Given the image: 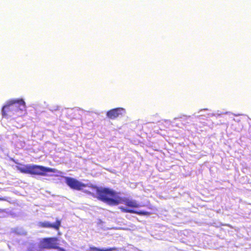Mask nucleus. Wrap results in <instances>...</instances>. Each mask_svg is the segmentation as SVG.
I'll return each instance as SVG.
<instances>
[{"instance_id": "nucleus-1", "label": "nucleus", "mask_w": 251, "mask_h": 251, "mask_svg": "<svg viewBox=\"0 0 251 251\" xmlns=\"http://www.w3.org/2000/svg\"><path fill=\"white\" fill-rule=\"evenodd\" d=\"M90 187L96 189L98 199L109 205H117L121 202V199L117 197V193L114 190L108 188H99L91 185Z\"/></svg>"}, {"instance_id": "nucleus-2", "label": "nucleus", "mask_w": 251, "mask_h": 251, "mask_svg": "<svg viewBox=\"0 0 251 251\" xmlns=\"http://www.w3.org/2000/svg\"><path fill=\"white\" fill-rule=\"evenodd\" d=\"M19 165L16 166V168L21 173L24 174H28L32 175H38L46 176L47 173H55L56 170L53 168L46 167L40 165H22L18 163Z\"/></svg>"}, {"instance_id": "nucleus-3", "label": "nucleus", "mask_w": 251, "mask_h": 251, "mask_svg": "<svg viewBox=\"0 0 251 251\" xmlns=\"http://www.w3.org/2000/svg\"><path fill=\"white\" fill-rule=\"evenodd\" d=\"M58 239L57 237L43 238L40 242V248L42 249H54L58 248Z\"/></svg>"}, {"instance_id": "nucleus-4", "label": "nucleus", "mask_w": 251, "mask_h": 251, "mask_svg": "<svg viewBox=\"0 0 251 251\" xmlns=\"http://www.w3.org/2000/svg\"><path fill=\"white\" fill-rule=\"evenodd\" d=\"M16 114L22 113L26 110L25 103L23 99H12L9 100Z\"/></svg>"}, {"instance_id": "nucleus-5", "label": "nucleus", "mask_w": 251, "mask_h": 251, "mask_svg": "<svg viewBox=\"0 0 251 251\" xmlns=\"http://www.w3.org/2000/svg\"><path fill=\"white\" fill-rule=\"evenodd\" d=\"M65 182L70 188L77 191H80L87 186L86 184L83 183L76 179L71 177H66Z\"/></svg>"}, {"instance_id": "nucleus-6", "label": "nucleus", "mask_w": 251, "mask_h": 251, "mask_svg": "<svg viewBox=\"0 0 251 251\" xmlns=\"http://www.w3.org/2000/svg\"><path fill=\"white\" fill-rule=\"evenodd\" d=\"M126 113L124 108L121 107L115 108L108 110L106 112V116L110 119L114 120L122 116Z\"/></svg>"}, {"instance_id": "nucleus-7", "label": "nucleus", "mask_w": 251, "mask_h": 251, "mask_svg": "<svg viewBox=\"0 0 251 251\" xmlns=\"http://www.w3.org/2000/svg\"><path fill=\"white\" fill-rule=\"evenodd\" d=\"M1 114L2 117L5 118L16 114L9 100L7 101L5 104L2 106Z\"/></svg>"}, {"instance_id": "nucleus-8", "label": "nucleus", "mask_w": 251, "mask_h": 251, "mask_svg": "<svg viewBox=\"0 0 251 251\" xmlns=\"http://www.w3.org/2000/svg\"><path fill=\"white\" fill-rule=\"evenodd\" d=\"M61 220L57 219L53 224L47 221L40 222L38 223V226L42 228H51L58 230L61 226Z\"/></svg>"}, {"instance_id": "nucleus-9", "label": "nucleus", "mask_w": 251, "mask_h": 251, "mask_svg": "<svg viewBox=\"0 0 251 251\" xmlns=\"http://www.w3.org/2000/svg\"><path fill=\"white\" fill-rule=\"evenodd\" d=\"M120 209L122 210V211L126 213H134L136 214L139 215H144V216H149L151 215V212H148V211H136L133 209H130L128 208H126L123 207H120Z\"/></svg>"}, {"instance_id": "nucleus-10", "label": "nucleus", "mask_w": 251, "mask_h": 251, "mask_svg": "<svg viewBox=\"0 0 251 251\" xmlns=\"http://www.w3.org/2000/svg\"><path fill=\"white\" fill-rule=\"evenodd\" d=\"M124 203L127 206L132 208H138L140 206L139 204L134 200L125 199L123 201Z\"/></svg>"}, {"instance_id": "nucleus-11", "label": "nucleus", "mask_w": 251, "mask_h": 251, "mask_svg": "<svg viewBox=\"0 0 251 251\" xmlns=\"http://www.w3.org/2000/svg\"><path fill=\"white\" fill-rule=\"evenodd\" d=\"M87 251H118L116 247H112L106 249H100L94 246H90Z\"/></svg>"}, {"instance_id": "nucleus-12", "label": "nucleus", "mask_w": 251, "mask_h": 251, "mask_svg": "<svg viewBox=\"0 0 251 251\" xmlns=\"http://www.w3.org/2000/svg\"><path fill=\"white\" fill-rule=\"evenodd\" d=\"M55 249L57 250V251H66L64 249L59 247V245H58V248Z\"/></svg>"}, {"instance_id": "nucleus-13", "label": "nucleus", "mask_w": 251, "mask_h": 251, "mask_svg": "<svg viewBox=\"0 0 251 251\" xmlns=\"http://www.w3.org/2000/svg\"><path fill=\"white\" fill-rule=\"evenodd\" d=\"M86 193L88 194H89V195H92V193L89 192V191H85V192Z\"/></svg>"}, {"instance_id": "nucleus-14", "label": "nucleus", "mask_w": 251, "mask_h": 251, "mask_svg": "<svg viewBox=\"0 0 251 251\" xmlns=\"http://www.w3.org/2000/svg\"><path fill=\"white\" fill-rule=\"evenodd\" d=\"M5 199L3 198H0V201H4Z\"/></svg>"}, {"instance_id": "nucleus-15", "label": "nucleus", "mask_w": 251, "mask_h": 251, "mask_svg": "<svg viewBox=\"0 0 251 251\" xmlns=\"http://www.w3.org/2000/svg\"><path fill=\"white\" fill-rule=\"evenodd\" d=\"M27 251H32L31 249H29Z\"/></svg>"}]
</instances>
